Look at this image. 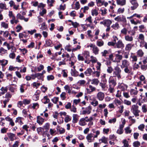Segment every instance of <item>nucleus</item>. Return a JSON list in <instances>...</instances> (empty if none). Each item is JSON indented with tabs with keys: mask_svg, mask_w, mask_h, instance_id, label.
<instances>
[{
	"mask_svg": "<svg viewBox=\"0 0 147 147\" xmlns=\"http://www.w3.org/2000/svg\"><path fill=\"white\" fill-rule=\"evenodd\" d=\"M123 102L124 104L127 105H131V101L126 99L124 100Z\"/></svg>",
	"mask_w": 147,
	"mask_h": 147,
	"instance_id": "680f3d73",
	"label": "nucleus"
},
{
	"mask_svg": "<svg viewBox=\"0 0 147 147\" xmlns=\"http://www.w3.org/2000/svg\"><path fill=\"white\" fill-rule=\"evenodd\" d=\"M138 107L136 105H133L131 106V111L133 113V112L139 111L138 110Z\"/></svg>",
	"mask_w": 147,
	"mask_h": 147,
	"instance_id": "4be33fe9",
	"label": "nucleus"
},
{
	"mask_svg": "<svg viewBox=\"0 0 147 147\" xmlns=\"http://www.w3.org/2000/svg\"><path fill=\"white\" fill-rule=\"evenodd\" d=\"M125 9L124 8H120L117 10V13L119 14L122 13L124 12Z\"/></svg>",
	"mask_w": 147,
	"mask_h": 147,
	"instance_id": "603ef678",
	"label": "nucleus"
},
{
	"mask_svg": "<svg viewBox=\"0 0 147 147\" xmlns=\"http://www.w3.org/2000/svg\"><path fill=\"white\" fill-rule=\"evenodd\" d=\"M117 5L123 6L126 4V0H117Z\"/></svg>",
	"mask_w": 147,
	"mask_h": 147,
	"instance_id": "412c9836",
	"label": "nucleus"
},
{
	"mask_svg": "<svg viewBox=\"0 0 147 147\" xmlns=\"http://www.w3.org/2000/svg\"><path fill=\"white\" fill-rule=\"evenodd\" d=\"M120 88L123 91H124L126 90L127 88V85H125L124 84H121L120 86Z\"/></svg>",
	"mask_w": 147,
	"mask_h": 147,
	"instance_id": "a18cd8bd",
	"label": "nucleus"
},
{
	"mask_svg": "<svg viewBox=\"0 0 147 147\" xmlns=\"http://www.w3.org/2000/svg\"><path fill=\"white\" fill-rule=\"evenodd\" d=\"M7 135L11 141H13L16 138V135L11 133H8Z\"/></svg>",
	"mask_w": 147,
	"mask_h": 147,
	"instance_id": "ddd939ff",
	"label": "nucleus"
},
{
	"mask_svg": "<svg viewBox=\"0 0 147 147\" xmlns=\"http://www.w3.org/2000/svg\"><path fill=\"white\" fill-rule=\"evenodd\" d=\"M134 46V45L129 43L126 45L125 47V50L127 51H130L131 50L132 47Z\"/></svg>",
	"mask_w": 147,
	"mask_h": 147,
	"instance_id": "7c9ffc66",
	"label": "nucleus"
},
{
	"mask_svg": "<svg viewBox=\"0 0 147 147\" xmlns=\"http://www.w3.org/2000/svg\"><path fill=\"white\" fill-rule=\"evenodd\" d=\"M111 78V77H110L109 81V86H112L113 87H114L116 84V83L115 81L114 80L112 79Z\"/></svg>",
	"mask_w": 147,
	"mask_h": 147,
	"instance_id": "5701e85b",
	"label": "nucleus"
},
{
	"mask_svg": "<svg viewBox=\"0 0 147 147\" xmlns=\"http://www.w3.org/2000/svg\"><path fill=\"white\" fill-rule=\"evenodd\" d=\"M71 74L72 76H78V72L75 69H71Z\"/></svg>",
	"mask_w": 147,
	"mask_h": 147,
	"instance_id": "58836bf2",
	"label": "nucleus"
},
{
	"mask_svg": "<svg viewBox=\"0 0 147 147\" xmlns=\"http://www.w3.org/2000/svg\"><path fill=\"white\" fill-rule=\"evenodd\" d=\"M65 59L64 58L63 59H62V61H61L59 63V65L60 66L61 65H65Z\"/></svg>",
	"mask_w": 147,
	"mask_h": 147,
	"instance_id": "e2e57ef3",
	"label": "nucleus"
},
{
	"mask_svg": "<svg viewBox=\"0 0 147 147\" xmlns=\"http://www.w3.org/2000/svg\"><path fill=\"white\" fill-rule=\"evenodd\" d=\"M49 124L46 123L44 126V129L46 130V131H47L49 128Z\"/></svg>",
	"mask_w": 147,
	"mask_h": 147,
	"instance_id": "338daca9",
	"label": "nucleus"
},
{
	"mask_svg": "<svg viewBox=\"0 0 147 147\" xmlns=\"http://www.w3.org/2000/svg\"><path fill=\"white\" fill-rule=\"evenodd\" d=\"M40 93V90H37L33 96V99L34 100L36 101L39 99V95Z\"/></svg>",
	"mask_w": 147,
	"mask_h": 147,
	"instance_id": "f8f14e48",
	"label": "nucleus"
},
{
	"mask_svg": "<svg viewBox=\"0 0 147 147\" xmlns=\"http://www.w3.org/2000/svg\"><path fill=\"white\" fill-rule=\"evenodd\" d=\"M91 104L94 107H96L98 104V102L97 100H95L91 102Z\"/></svg>",
	"mask_w": 147,
	"mask_h": 147,
	"instance_id": "774afa93",
	"label": "nucleus"
},
{
	"mask_svg": "<svg viewBox=\"0 0 147 147\" xmlns=\"http://www.w3.org/2000/svg\"><path fill=\"white\" fill-rule=\"evenodd\" d=\"M105 96V94L104 93L100 92L97 94L96 97L99 100L102 101L104 99Z\"/></svg>",
	"mask_w": 147,
	"mask_h": 147,
	"instance_id": "20e7f679",
	"label": "nucleus"
},
{
	"mask_svg": "<svg viewBox=\"0 0 147 147\" xmlns=\"http://www.w3.org/2000/svg\"><path fill=\"white\" fill-rule=\"evenodd\" d=\"M129 62L127 60H124L122 61V64L121 65V67L123 68L125 67H127L129 66Z\"/></svg>",
	"mask_w": 147,
	"mask_h": 147,
	"instance_id": "9b49d317",
	"label": "nucleus"
},
{
	"mask_svg": "<svg viewBox=\"0 0 147 147\" xmlns=\"http://www.w3.org/2000/svg\"><path fill=\"white\" fill-rule=\"evenodd\" d=\"M73 120L72 122L74 123H76L78 119V115L76 114H74L72 116Z\"/></svg>",
	"mask_w": 147,
	"mask_h": 147,
	"instance_id": "6ab92c4d",
	"label": "nucleus"
},
{
	"mask_svg": "<svg viewBox=\"0 0 147 147\" xmlns=\"http://www.w3.org/2000/svg\"><path fill=\"white\" fill-rule=\"evenodd\" d=\"M66 93L65 92H63L60 95V97L62 100H63L66 98Z\"/></svg>",
	"mask_w": 147,
	"mask_h": 147,
	"instance_id": "69168bd1",
	"label": "nucleus"
},
{
	"mask_svg": "<svg viewBox=\"0 0 147 147\" xmlns=\"http://www.w3.org/2000/svg\"><path fill=\"white\" fill-rule=\"evenodd\" d=\"M5 119L7 121L9 122V124L11 126H14V123L12 118H10L9 116H7L5 118Z\"/></svg>",
	"mask_w": 147,
	"mask_h": 147,
	"instance_id": "dca6fc26",
	"label": "nucleus"
},
{
	"mask_svg": "<svg viewBox=\"0 0 147 147\" xmlns=\"http://www.w3.org/2000/svg\"><path fill=\"white\" fill-rule=\"evenodd\" d=\"M128 142V141L126 139H124L123 141L122 142L123 144L124 147H128L129 146V145Z\"/></svg>",
	"mask_w": 147,
	"mask_h": 147,
	"instance_id": "49530a36",
	"label": "nucleus"
},
{
	"mask_svg": "<svg viewBox=\"0 0 147 147\" xmlns=\"http://www.w3.org/2000/svg\"><path fill=\"white\" fill-rule=\"evenodd\" d=\"M94 138V136H93V134L92 133L88 134L86 137V139L89 142H91L93 141Z\"/></svg>",
	"mask_w": 147,
	"mask_h": 147,
	"instance_id": "6e6552de",
	"label": "nucleus"
},
{
	"mask_svg": "<svg viewBox=\"0 0 147 147\" xmlns=\"http://www.w3.org/2000/svg\"><path fill=\"white\" fill-rule=\"evenodd\" d=\"M35 75L36 77L38 79H42L43 78V76L40 73H38Z\"/></svg>",
	"mask_w": 147,
	"mask_h": 147,
	"instance_id": "052dcab7",
	"label": "nucleus"
},
{
	"mask_svg": "<svg viewBox=\"0 0 147 147\" xmlns=\"http://www.w3.org/2000/svg\"><path fill=\"white\" fill-rule=\"evenodd\" d=\"M111 27L114 30H117L119 29V26L118 23L116 22L115 24H113Z\"/></svg>",
	"mask_w": 147,
	"mask_h": 147,
	"instance_id": "c85d7f7f",
	"label": "nucleus"
},
{
	"mask_svg": "<svg viewBox=\"0 0 147 147\" xmlns=\"http://www.w3.org/2000/svg\"><path fill=\"white\" fill-rule=\"evenodd\" d=\"M0 8L4 9H6V5L5 4L3 3H0Z\"/></svg>",
	"mask_w": 147,
	"mask_h": 147,
	"instance_id": "8fccbe9b",
	"label": "nucleus"
},
{
	"mask_svg": "<svg viewBox=\"0 0 147 147\" xmlns=\"http://www.w3.org/2000/svg\"><path fill=\"white\" fill-rule=\"evenodd\" d=\"M96 45L98 47H101L104 45V42L102 41H97Z\"/></svg>",
	"mask_w": 147,
	"mask_h": 147,
	"instance_id": "5fc2aeb1",
	"label": "nucleus"
},
{
	"mask_svg": "<svg viewBox=\"0 0 147 147\" xmlns=\"http://www.w3.org/2000/svg\"><path fill=\"white\" fill-rule=\"evenodd\" d=\"M40 83H37L36 82H34L32 84V86L34 88H36V89H37L38 87L40 86Z\"/></svg>",
	"mask_w": 147,
	"mask_h": 147,
	"instance_id": "3c124183",
	"label": "nucleus"
},
{
	"mask_svg": "<svg viewBox=\"0 0 147 147\" xmlns=\"http://www.w3.org/2000/svg\"><path fill=\"white\" fill-rule=\"evenodd\" d=\"M130 92L131 95H135L137 94L138 92L136 90L131 89Z\"/></svg>",
	"mask_w": 147,
	"mask_h": 147,
	"instance_id": "6e6d98bb",
	"label": "nucleus"
},
{
	"mask_svg": "<svg viewBox=\"0 0 147 147\" xmlns=\"http://www.w3.org/2000/svg\"><path fill=\"white\" fill-rule=\"evenodd\" d=\"M1 90L2 92L1 93L2 94H4L7 91V89L6 87L4 88L3 87H2L1 89Z\"/></svg>",
	"mask_w": 147,
	"mask_h": 147,
	"instance_id": "c03bdc74",
	"label": "nucleus"
},
{
	"mask_svg": "<svg viewBox=\"0 0 147 147\" xmlns=\"http://www.w3.org/2000/svg\"><path fill=\"white\" fill-rule=\"evenodd\" d=\"M37 122L39 125H42L44 122V119L40 116H38L37 117Z\"/></svg>",
	"mask_w": 147,
	"mask_h": 147,
	"instance_id": "a211bd4d",
	"label": "nucleus"
},
{
	"mask_svg": "<svg viewBox=\"0 0 147 147\" xmlns=\"http://www.w3.org/2000/svg\"><path fill=\"white\" fill-rule=\"evenodd\" d=\"M92 72L93 71L92 69L90 68H88L84 72V73L86 76H89L91 75Z\"/></svg>",
	"mask_w": 147,
	"mask_h": 147,
	"instance_id": "f3484780",
	"label": "nucleus"
},
{
	"mask_svg": "<svg viewBox=\"0 0 147 147\" xmlns=\"http://www.w3.org/2000/svg\"><path fill=\"white\" fill-rule=\"evenodd\" d=\"M116 45V47H115L117 48H120L122 49L124 47V45L123 43L121 40H119L117 43H115Z\"/></svg>",
	"mask_w": 147,
	"mask_h": 147,
	"instance_id": "0eeeda50",
	"label": "nucleus"
},
{
	"mask_svg": "<svg viewBox=\"0 0 147 147\" xmlns=\"http://www.w3.org/2000/svg\"><path fill=\"white\" fill-rule=\"evenodd\" d=\"M99 141L100 142L101 141L100 143H103L105 144H107L108 143L107 138L105 136L102 137L101 139H99Z\"/></svg>",
	"mask_w": 147,
	"mask_h": 147,
	"instance_id": "393cba45",
	"label": "nucleus"
},
{
	"mask_svg": "<svg viewBox=\"0 0 147 147\" xmlns=\"http://www.w3.org/2000/svg\"><path fill=\"white\" fill-rule=\"evenodd\" d=\"M125 40L127 41L131 42L133 40V38L132 36L128 35H126L125 37Z\"/></svg>",
	"mask_w": 147,
	"mask_h": 147,
	"instance_id": "bb28decb",
	"label": "nucleus"
},
{
	"mask_svg": "<svg viewBox=\"0 0 147 147\" xmlns=\"http://www.w3.org/2000/svg\"><path fill=\"white\" fill-rule=\"evenodd\" d=\"M115 60L113 61V62L117 63L120 62V61L122 59L123 56L119 54H116L115 55Z\"/></svg>",
	"mask_w": 147,
	"mask_h": 147,
	"instance_id": "9d476101",
	"label": "nucleus"
},
{
	"mask_svg": "<svg viewBox=\"0 0 147 147\" xmlns=\"http://www.w3.org/2000/svg\"><path fill=\"white\" fill-rule=\"evenodd\" d=\"M23 119V118L22 117H18L16 118L15 121L16 123H18L20 125L23 124L22 122V120Z\"/></svg>",
	"mask_w": 147,
	"mask_h": 147,
	"instance_id": "a878e982",
	"label": "nucleus"
},
{
	"mask_svg": "<svg viewBox=\"0 0 147 147\" xmlns=\"http://www.w3.org/2000/svg\"><path fill=\"white\" fill-rule=\"evenodd\" d=\"M86 82L84 80H79L77 82L78 84L81 86H83L86 83Z\"/></svg>",
	"mask_w": 147,
	"mask_h": 147,
	"instance_id": "4c0bfd02",
	"label": "nucleus"
},
{
	"mask_svg": "<svg viewBox=\"0 0 147 147\" xmlns=\"http://www.w3.org/2000/svg\"><path fill=\"white\" fill-rule=\"evenodd\" d=\"M70 111L71 112L75 113L77 111L76 108L74 105H73L70 108Z\"/></svg>",
	"mask_w": 147,
	"mask_h": 147,
	"instance_id": "4d7b16f0",
	"label": "nucleus"
},
{
	"mask_svg": "<svg viewBox=\"0 0 147 147\" xmlns=\"http://www.w3.org/2000/svg\"><path fill=\"white\" fill-rule=\"evenodd\" d=\"M92 53L95 55H96L99 54V48L96 46L94 47L93 49H92Z\"/></svg>",
	"mask_w": 147,
	"mask_h": 147,
	"instance_id": "2eb2a0df",
	"label": "nucleus"
},
{
	"mask_svg": "<svg viewBox=\"0 0 147 147\" xmlns=\"http://www.w3.org/2000/svg\"><path fill=\"white\" fill-rule=\"evenodd\" d=\"M92 110V108L90 106H89L85 108V110H84L81 113V114L85 115L90 114Z\"/></svg>",
	"mask_w": 147,
	"mask_h": 147,
	"instance_id": "39448f33",
	"label": "nucleus"
},
{
	"mask_svg": "<svg viewBox=\"0 0 147 147\" xmlns=\"http://www.w3.org/2000/svg\"><path fill=\"white\" fill-rule=\"evenodd\" d=\"M42 101L44 104H46L48 103L49 101V99L48 98L47 96H45L42 100Z\"/></svg>",
	"mask_w": 147,
	"mask_h": 147,
	"instance_id": "f704fd0d",
	"label": "nucleus"
},
{
	"mask_svg": "<svg viewBox=\"0 0 147 147\" xmlns=\"http://www.w3.org/2000/svg\"><path fill=\"white\" fill-rule=\"evenodd\" d=\"M139 40H141L140 42V45L142 47H145V48L147 49V45L146 42H144V35L142 34H140L139 35Z\"/></svg>",
	"mask_w": 147,
	"mask_h": 147,
	"instance_id": "f03ea898",
	"label": "nucleus"
},
{
	"mask_svg": "<svg viewBox=\"0 0 147 147\" xmlns=\"http://www.w3.org/2000/svg\"><path fill=\"white\" fill-rule=\"evenodd\" d=\"M86 119L85 118H82L79 121V124L81 126H84L86 125Z\"/></svg>",
	"mask_w": 147,
	"mask_h": 147,
	"instance_id": "aec40b11",
	"label": "nucleus"
},
{
	"mask_svg": "<svg viewBox=\"0 0 147 147\" xmlns=\"http://www.w3.org/2000/svg\"><path fill=\"white\" fill-rule=\"evenodd\" d=\"M133 145L134 147H139L140 145V143L138 141H135L133 143Z\"/></svg>",
	"mask_w": 147,
	"mask_h": 147,
	"instance_id": "864d4df0",
	"label": "nucleus"
},
{
	"mask_svg": "<svg viewBox=\"0 0 147 147\" xmlns=\"http://www.w3.org/2000/svg\"><path fill=\"white\" fill-rule=\"evenodd\" d=\"M91 83L92 84L97 85L98 84L99 81L97 79H93L91 80Z\"/></svg>",
	"mask_w": 147,
	"mask_h": 147,
	"instance_id": "cd10ccee",
	"label": "nucleus"
},
{
	"mask_svg": "<svg viewBox=\"0 0 147 147\" xmlns=\"http://www.w3.org/2000/svg\"><path fill=\"white\" fill-rule=\"evenodd\" d=\"M125 68L124 71L125 73L129 74L131 72V68L130 67H129L128 66Z\"/></svg>",
	"mask_w": 147,
	"mask_h": 147,
	"instance_id": "72a5a7b5",
	"label": "nucleus"
},
{
	"mask_svg": "<svg viewBox=\"0 0 147 147\" xmlns=\"http://www.w3.org/2000/svg\"><path fill=\"white\" fill-rule=\"evenodd\" d=\"M137 54L139 57H142L143 56L144 53L142 50L140 49L137 51Z\"/></svg>",
	"mask_w": 147,
	"mask_h": 147,
	"instance_id": "473e14b6",
	"label": "nucleus"
},
{
	"mask_svg": "<svg viewBox=\"0 0 147 147\" xmlns=\"http://www.w3.org/2000/svg\"><path fill=\"white\" fill-rule=\"evenodd\" d=\"M115 71L113 72V75H115L117 77L118 79H120L121 78L120 73L121 72V70L120 68L117 66L115 67Z\"/></svg>",
	"mask_w": 147,
	"mask_h": 147,
	"instance_id": "f257e3e1",
	"label": "nucleus"
},
{
	"mask_svg": "<svg viewBox=\"0 0 147 147\" xmlns=\"http://www.w3.org/2000/svg\"><path fill=\"white\" fill-rule=\"evenodd\" d=\"M112 21L108 19L105 20L100 22L101 24H103L104 25L107 26H110L111 24H112Z\"/></svg>",
	"mask_w": 147,
	"mask_h": 147,
	"instance_id": "423d86ee",
	"label": "nucleus"
},
{
	"mask_svg": "<svg viewBox=\"0 0 147 147\" xmlns=\"http://www.w3.org/2000/svg\"><path fill=\"white\" fill-rule=\"evenodd\" d=\"M125 132L126 134H130L131 132V129L129 126L127 127L124 129Z\"/></svg>",
	"mask_w": 147,
	"mask_h": 147,
	"instance_id": "c9c22d12",
	"label": "nucleus"
},
{
	"mask_svg": "<svg viewBox=\"0 0 147 147\" xmlns=\"http://www.w3.org/2000/svg\"><path fill=\"white\" fill-rule=\"evenodd\" d=\"M16 56V55L14 52H12L9 54V57L10 58L12 59H14L15 58Z\"/></svg>",
	"mask_w": 147,
	"mask_h": 147,
	"instance_id": "0e129e2a",
	"label": "nucleus"
},
{
	"mask_svg": "<svg viewBox=\"0 0 147 147\" xmlns=\"http://www.w3.org/2000/svg\"><path fill=\"white\" fill-rule=\"evenodd\" d=\"M65 89L67 91V92L70 94L71 92V88L68 85H66L64 87Z\"/></svg>",
	"mask_w": 147,
	"mask_h": 147,
	"instance_id": "ea45409f",
	"label": "nucleus"
},
{
	"mask_svg": "<svg viewBox=\"0 0 147 147\" xmlns=\"http://www.w3.org/2000/svg\"><path fill=\"white\" fill-rule=\"evenodd\" d=\"M130 2L131 4L133 5L131 7L132 10H134L136 9L138 6V4L137 3L136 0H131Z\"/></svg>",
	"mask_w": 147,
	"mask_h": 147,
	"instance_id": "1a4fd4ad",
	"label": "nucleus"
},
{
	"mask_svg": "<svg viewBox=\"0 0 147 147\" xmlns=\"http://www.w3.org/2000/svg\"><path fill=\"white\" fill-rule=\"evenodd\" d=\"M90 58L91 59L90 61L92 63H94L97 62V60L96 57L92 55L90 56Z\"/></svg>",
	"mask_w": 147,
	"mask_h": 147,
	"instance_id": "37998d69",
	"label": "nucleus"
},
{
	"mask_svg": "<svg viewBox=\"0 0 147 147\" xmlns=\"http://www.w3.org/2000/svg\"><path fill=\"white\" fill-rule=\"evenodd\" d=\"M1 27L4 28H7L8 27V24L4 22H3L1 23Z\"/></svg>",
	"mask_w": 147,
	"mask_h": 147,
	"instance_id": "bf43d9fd",
	"label": "nucleus"
},
{
	"mask_svg": "<svg viewBox=\"0 0 147 147\" xmlns=\"http://www.w3.org/2000/svg\"><path fill=\"white\" fill-rule=\"evenodd\" d=\"M8 63V61L5 59L2 60H0V64H1V65L3 66H5Z\"/></svg>",
	"mask_w": 147,
	"mask_h": 147,
	"instance_id": "e433bc0d",
	"label": "nucleus"
},
{
	"mask_svg": "<svg viewBox=\"0 0 147 147\" xmlns=\"http://www.w3.org/2000/svg\"><path fill=\"white\" fill-rule=\"evenodd\" d=\"M92 15L94 16H97L98 14V10L96 9H93L91 11Z\"/></svg>",
	"mask_w": 147,
	"mask_h": 147,
	"instance_id": "c756f323",
	"label": "nucleus"
},
{
	"mask_svg": "<svg viewBox=\"0 0 147 147\" xmlns=\"http://www.w3.org/2000/svg\"><path fill=\"white\" fill-rule=\"evenodd\" d=\"M114 102L117 106L118 105H121V101L117 98L115 99L114 101Z\"/></svg>",
	"mask_w": 147,
	"mask_h": 147,
	"instance_id": "de8ad7c7",
	"label": "nucleus"
},
{
	"mask_svg": "<svg viewBox=\"0 0 147 147\" xmlns=\"http://www.w3.org/2000/svg\"><path fill=\"white\" fill-rule=\"evenodd\" d=\"M118 107L119 109V112L121 113H123V111L124 109V106L123 105H121L120 106Z\"/></svg>",
	"mask_w": 147,
	"mask_h": 147,
	"instance_id": "13d9d810",
	"label": "nucleus"
},
{
	"mask_svg": "<svg viewBox=\"0 0 147 147\" xmlns=\"http://www.w3.org/2000/svg\"><path fill=\"white\" fill-rule=\"evenodd\" d=\"M7 50L5 49L3 47L0 48V54L1 55H2L7 53Z\"/></svg>",
	"mask_w": 147,
	"mask_h": 147,
	"instance_id": "a19ab883",
	"label": "nucleus"
},
{
	"mask_svg": "<svg viewBox=\"0 0 147 147\" xmlns=\"http://www.w3.org/2000/svg\"><path fill=\"white\" fill-rule=\"evenodd\" d=\"M52 43V41L50 40H46L45 45L47 46H51Z\"/></svg>",
	"mask_w": 147,
	"mask_h": 147,
	"instance_id": "09e8293b",
	"label": "nucleus"
},
{
	"mask_svg": "<svg viewBox=\"0 0 147 147\" xmlns=\"http://www.w3.org/2000/svg\"><path fill=\"white\" fill-rule=\"evenodd\" d=\"M115 20L119 22H122L125 23L126 22V20L125 17L123 16H119L115 18L114 19Z\"/></svg>",
	"mask_w": 147,
	"mask_h": 147,
	"instance_id": "7ed1b4c3",
	"label": "nucleus"
},
{
	"mask_svg": "<svg viewBox=\"0 0 147 147\" xmlns=\"http://www.w3.org/2000/svg\"><path fill=\"white\" fill-rule=\"evenodd\" d=\"M96 2L97 5L98 6H100L103 5L104 0H96Z\"/></svg>",
	"mask_w": 147,
	"mask_h": 147,
	"instance_id": "2f4dec72",
	"label": "nucleus"
},
{
	"mask_svg": "<svg viewBox=\"0 0 147 147\" xmlns=\"http://www.w3.org/2000/svg\"><path fill=\"white\" fill-rule=\"evenodd\" d=\"M130 58L132 59V61L133 62H136L138 60L137 56L134 55L133 53H131Z\"/></svg>",
	"mask_w": 147,
	"mask_h": 147,
	"instance_id": "b1692460",
	"label": "nucleus"
},
{
	"mask_svg": "<svg viewBox=\"0 0 147 147\" xmlns=\"http://www.w3.org/2000/svg\"><path fill=\"white\" fill-rule=\"evenodd\" d=\"M71 120V117L69 115H67L64 119V121L65 123H67Z\"/></svg>",
	"mask_w": 147,
	"mask_h": 147,
	"instance_id": "79ce46f5",
	"label": "nucleus"
},
{
	"mask_svg": "<svg viewBox=\"0 0 147 147\" xmlns=\"http://www.w3.org/2000/svg\"><path fill=\"white\" fill-rule=\"evenodd\" d=\"M16 17L17 19H19L21 20H24L25 22H28L29 20L28 18H25L24 16L21 15L20 13H18Z\"/></svg>",
	"mask_w": 147,
	"mask_h": 147,
	"instance_id": "4468645a",
	"label": "nucleus"
}]
</instances>
